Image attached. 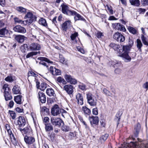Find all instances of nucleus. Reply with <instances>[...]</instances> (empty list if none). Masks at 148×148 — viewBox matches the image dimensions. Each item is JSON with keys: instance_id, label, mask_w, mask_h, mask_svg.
Instances as JSON below:
<instances>
[{"instance_id": "f257e3e1", "label": "nucleus", "mask_w": 148, "mask_h": 148, "mask_svg": "<svg viewBox=\"0 0 148 148\" xmlns=\"http://www.w3.org/2000/svg\"><path fill=\"white\" fill-rule=\"evenodd\" d=\"M130 48L128 45H123L122 49H119L120 55L119 56L123 58L125 62H130L131 60V58L128 54Z\"/></svg>"}, {"instance_id": "f03ea898", "label": "nucleus", "mask_w": 148, "mask_h": 148, "mask_svg": "<svg viewBox=\"0 0 148 148\" xmlns=\"http://www.w3.org/2000/svg\"><path fill=\"white\" fill-rule=\"evenodd\" d=\"M51 122L54 127H59L62 123L64 124L63 121L60 118L55 117H51Z\"/></svg>"}, {"instance_id": "7ed1b4c3", "label": "nucleus", "mask_w": 148, "mask_h": 148, "mask_svg": "<svg viewBox=\"0 0 148 148\" xmlns=\"http://www.w3.org/2000/svg\"><path fill=\"white\" fill-rule=\"evenodd\" d=\"M113 38L116 41L120 43L123 42L125 40V36L118 32H116L114 34Z\"/></svg>"}, {"instance_id": "20e7f679", "label": "nucleus", "mask_w": 148, "mask_h": 148, "mask_svg": "<svg viewBox=\"0 0 148 148\" xmlns=\"http://www.w3.org/2000/svg\"><path fill=\"white\" fill-rule=\"evenodd\" d=\"M62 10V13L64 14L68 15L71 16L73 11H71L69 10L68 6L65 3H63L61 5Z\"/></svg>"}, {"instance_id": "39448f33", "label": "nucleus", "mask_w": 148, "mask_h": 148, "mask_svg": "<svg viewBox=\"0 0 148 148\" xmlns=\"http://www.w3.org/2000/svg\"><path fill=\"white\" fill-rule=\"evenodd\" d=\"M38 59L41 60L39 63L40 64H42L47 67H48L49 64H52L53 63L52 61L45 57H40L38 58Z\"/></svg>"}, {"instance_id": "423d86ee", "label": "nucleus", "mask_w": 148, "mask_h": 148, "mask_svg": "<svg viewBox=\"0 0 148 148\" xmlns=\"http://www.w3.org/2000/svg\"><path fill=\"white\" fill-rule=\"evenodd\" d=\"M24 141L27 145H30L35 141V139L34 137L26 135L24 137Z\"/></svg>"}, {"instance_id": "0eeeda50", "label": "nucleus", "mask_w": 148, "mask_h": 148, "mask_svg": "<svg viewBox=\"0 0 148 148\" xmlns=\"http://www.w3.org/2000/svg\"><path fill=\"white\" fill-rule=\"evenodd\" d=\"M60 108L58 105L55 104L51 109V113L53 116H56L60 114Z\"/></svg>"}, {"instance_id": "6e6552de", "label": "nucleus", "mask_w": 148, "mask_h": 148, "mask_svg": "<svg viewBox=\"0 0 148 148\" xmlns=\"http://www.w3.org/2000/svg\"><path fill=\"white\" fill-rule=\"evenodd\" d=\"M25 18H28L29 22L30 23H32L33 21H36V17L31 12H28L25 16Z\"/></svg>"}, {"instance_id": "1a4fd4ad", "label": "nucleus", "mask_w": 148, "mask_h": 148, "mask_svg": "<svg viewBox=\"0 0 148 148\" xmlns=\"http://www.w3.org/2000/svg\"><path fill=\"white\" fill-rule=\"evenodd\" d=\"M17 123L16 125H18L19 127H23L25 125L26 121L24 118L22 116H20L17 118Z\"/></svg>"}, {"instance_id": "9d476101", "label": "nucleus", "mask_w": 148, "mask_h": 148, "mask_svg": "<svg viewBox=\"0 0 148 148\" xmlns=\"http://www.w3.org/2000/svg\"><path fill=\"white\" fill-rule=\"evenodd\" d=\"M64 78L66 81L68 82L73 84H75L77 83V80L72 78V76L66 74L64 76Z\"/></svg>"}, {"instance_id": "9b49d317", "label": "nucleus", "mask_w": 148, "mask_h": 148, "mask_svg": "<svg viewBox=\"0 0 148 148\" xmlns=\"http://www.w3.org/2000/svg\"><path fill=\"white\" fill-rule=\"evenodd\" d=\"M13 30L15 32L25 33L26 32V29L20 25H16L13 27Z\"/></svg>"}, {"instance_id": "f8f14e48", "label": "nucleus", "mask_w": 148, "mask_h": 148, "mask_svg": "<svg viewBox=\"0 0 148 148\" xmlns=\"http://www.w3.org/2000/svg\"><path fill=\"white\" fill-rule=\"evenodd\" d=\"M29 48L32 51L39 50L41 49V46L39 44L33 43L29 45Z\"/></svg>"}, {"instance_id": "ddd939ff", "label": "nucleus", "mask_w": 148, "mask_h": 148, "mask_svg": "<svg viewBox=\"0 0 148 148\" xmlns=\"http://www.w3.org/2000/svg\"><path fill=\"white\" fill-rule=\"evenodd\" d=\"M71 15L75 16L74 18L75 21L77 20L85 21V19L82 16L74 11H73Z\"/></svg>"}, {"instance_id": "4468645a", "label": "nucleus", "mask_w": 148, "mask_h": 148, "mask_svg": "<svg viewBox=\"0 0 148 148\" xmlns=\"http://www.w3.org/2000/svg\"><path fill=\"white\" fill-rule=\"evenodd\" d=\"M63 89L69 95L71 94L73 92V87L71 85H67L64 86Z\"/></svg>"}, {"instance_id": "2eb2a0df", "label": "nucleus", "mask_w": 148, "mask_h": 148, "mask_svg": "<svg viewBox=\"0 0 148 148\" xmlns=\"http://www.w3.org/2000/svg\"><path fill=\"white\" fill-rule=\"evenodd\" d=\"M89 119L91 125H92L93 124L97 125L98 123L99 118L98 116H89Z\"/></svg>"}, {"instance_id": "dca6fc26", "label": "nucleus", "mask_w": 148, "mask_h": 148, "mask_svg": "<svg viewBox=\"0 0 148 148\" xmlns=\"http://www.w3.org/2000/svg\"><path fill=\"white\" fill-rule=\"evenodd\" d=\"M49 70L52 74L53 75H60L61 74L60 70L57 69L52 66L50 67Z\"/></svg>"}, {"instance_id": "f3484780", "label": "nucleus", "mask_w": 148, "mask_h": 148, "mask_svg": "<svg viewBox=\"0 0 148 148\" xmlns=\"http://www.w3.org/2000/svg\"><path fill=\"white\" fill-rule=\"evenodd\" d=\"M76 97L78 104L82 105L83 103V98L82 95L80 93H78L76 95Z\"/></svg>"}, {"instance_id": "a211bd4d", "label": "nucleus", "mask_w": 148, "mask_h": 148, "mask_svg": "<svg viewBox=\"0 0 148 148\" xmlns=\"http://www.w3.org/2000/svg\"><path fill=\"white\" fill-rule=\"evenodd\" d=\"M71 22L68 20L65 21L62 25V28L63 30L66 31L67 29L71 26Z\"/></svg>"}, {"instance_id": "6ab92c4d", "label": "nucleus", "mask_w": 148, "mask_h": 148, "mask_svg": "<svg viewBox=\"0 0 148 148\" xmlns=\"http://www.w3.org/2000/svg\"><path fill=\"white\" fill-rule=\"evenodd\" d=\"M38 94L40 101L42 103H45L46 101V98L45 94L42 92H39Z\"/></svg>"}, {"instance_id": "aec40b11", "label": "nucleus", "mask_w": 148, "mask_h": 148, "mask_svg": "<svg viewBox=\"0 0 148 148\" xmlns=\"http://www.w3.org/2000/svg\"><path fill=\"white\" fill-rule=\"evenodd\" d=\"M25 38L26 37L24 36L18 35L15 36L14 38L18 42L22 43L24 41Z\"/></svg>"}, {"instance_id": "412c9836", "label": "nucleus", "mask_w": 148, "mask_h": 148, "mask_svg": "<svg viewBox=\"0 0 148 148\" xmlns=\"http://www.w3.org/2000/svg\"><path fill=\"white\" fill-rule=\"evenodd\" d=\"M82 111L84 113L85 115L86 116H89L91 114V111L86 106H83L82 107Z\"/></svg>"}, {"instance_id": "4be33fe9", "label": "nucleus", "mask_w": 148, "mask_h": 148, "mask_svg": "<svg viewBox=\"0 0 148 148\" xmlns=\"http://www.w3.org/2000/svg\"><path fill=\"white\" fill-rule=\"evenodd\" d=\"M3 93H11V89L9 87V85L7 84H5L3 87Z\"/></svg>"}, {"instance_id": "5701e85b", "label": "nucleus", "mask_w": 148, "mask_h": 148, "mask_svg": "<svg viewBox=\"0 0 148 148\" xmlns=\"http://www.w3.org/2000/svg\"><path fill=\"white\" fill-rule=\"evenodd\" d=\"M15 10L18 12L23 14H25L27 10V9L22 6L16 7L15 8Z\"/></svg>"}, {"instance_id": "b1692460", "label": "nucleus", "mask_w": 148, "mask_h": 148, "mask_svg": "<svg viewBox=\"0 0 148 148\" xmlns=\"http://www.w3.org/2000/svg\"><path fill=\"white\" fill-rule=\"evenodd\" d=\"M12 90L14 94H17L20 93L21 89L17 85H15L13 87Z\"/></svg>"}, {"instance_id": "393cba45", "label": "nucleus", "mask_w": 148, "mask_h": 148, "mask_svg": "<svg viewBox=\"0 0 148 148\" xmlns=\"http://www.w3.org/2000/svg\"><path fill=\"white\" fill-rule=\"evenodd\" d=\"M8 30L6 28H4L0 29V36L3 37L8 35Z\"/></svg>"}, {"instance_id": "a878e982", "label": "nucleus", "mask_w": 148, "mask_h": 148, "mask_svg": "<svg viewBox=\"0 0 148 148\" xmlns=\"http://www.w3.org/2000/svg\"><path fill=\"white\" fill-rule=\"evenodd\" d=\"M5 126L7 130V132L10 135L11 138H12V137L13 139L16 141V140L14 136V135L12 134V131L10 130V125L8 124H6L5 125Z\"/></svg>"}, {"instance_id": "bb28decb", "label": "nucleus", "mask_w": 148, "mask_h": 148, "mask_svg": "<svg viewBox=\"0 0 148 148\" xmlns=\"http://www.w3.org/2000/svg\"><path fill=\"white\" fill-rule=\"evenodd\" d=\"M46 93L49 96H54L55 95L53 90L51 88H47L46 91Z\"/></svg>"}, {"instance_id": "cd10ccee", "label": "nucleus", "mask_w": 148, "mask_h": 148, "mask_svg": "<svg viewBox=\"0 0 148 148\" xmlns=\"http://www.w3.org/2000/svg\"><path fill=\"white\" fill-rule=\"evenodd\" d=\"M45 129L46 132H50L53 130V127L51 123L45 124Z\"/></svg>"}, {"instance_id": "c85d7f7f", "label": "nucleus", "mask_w": 148, "mask_h": 148, "mask_svg": "<svg viewBox=\"0 0 148 148\" xmlns=\"http://www.w3.org/2000/svg\"><path fill=\"white\" fill-rule=\"evenodd\" d=\"M22 96L20 95H18L14 97V101L17 104H21L22 103Z\"/></svg>"}, {"instance_id": "c756f323", "label": "nucleus", "mask_w": 148, "mask_h": 148, "mask_svg": "<svg viewBox=\"0 0 148 148\" xmlns=\"http://www.w3.org/2000/svg\"><path fill=\"white\" fill-rule=\"evenodd\" d=\"M130 1L132 5L135 6H138L140 4L139 0H130Z\"/></svg>"}, {"instance_id": "7c9ffc66", "label": "nucleus", "mask_w": 148, "mask_h": 148, "mask_svg": "<svg viewBox=\"0 0 148 148\" xmlns=\"http://www.w3.org/2000/svg\"><path fill=\"white\" fill-rule=\"evenodd\" d=\"M88 102V103L91 106H96L97 103V100L95 99H94L91 100L89 101Z\"/></svg>"}, {"instance_id": "2f4dec72", "label": "nucleus", "mask_w": 148, "mask_h": 148, "mask_svg": "<svg viewBox=\"0 0 148 148\" xmlns=\"http://www.w3.org/2000/svg\"><path fill=\"white\" fill-rule=\"evenodd\" d=\"M39 23L47 27L48 26L46 20L43 18H41L40 19L39 21Z\"/></svg>"}, {"instance_id": "473e14b6", "label": "nucleus", "mask_w": 148, "mask_h": 148, "mask_svg": "<svg viewBox=\"0 0 148 148\" xmlns=\"http://www.w3.org/2000/svg\"><path fill=\"white\" fill-rule=\"evenodd\" d=\"M109 46L114 50H118L120 47V45L119 44H116L113 43H110Z\"/></svg>"}, {"instance_id": "72a5a7b5", "label": "nucleus", "mask_w": 148, "mask_h": 148, "mask_svg": "<svg viewBox=\"0 0 148 148\" xmlns=\"http://www.w3.org/2000/svg\"><path fill=\"white\" fill-rule=\"evenodd\" d=\"M86 95L87 101L95 98L94 97V96L89 92H88L86 93Z\"/></svg>"}, {"instance_id": "f704fd0d", "label": "nucleus", "mask_w": 148, "mask_h": 148, "mask_svg": "<svg viewBox=\"0 0 148 148\" xmlns=\"http://www.w3.org/2000/svg\"><path fill=\"white\" fill-rule=\"evenodd\" d=\"M4 96L6 101L10 100L12 99V97L11 95V93L4 94Z\"/></svg>"}, {"instance_id": "c9c22d12", "label": "nucleus", "mask_w": 148, "mask_h": 148, "mask_svg": "<svg viewBox=\"0 0 148 148\" xmlns=\"http://www.w3.org/2000/svg\"><path fill=\"white\" fill-rule=\"evenodd\" d=\"M121 114H122L120 112H118L115 116L114 120L117 122V125L119 124Z\"/></svg>"}, {"instance_id": "e433bc0d", "label": "nucleus", "mask_w": 148, "mask_h": 148, "mask_svg": "<svg viewBox=\"0 0 148 148\" xmlns=\"http://www.w3.org/2000/svg\"><path fill=\"white\" fill-rule=\"evenodd\" d=\"M140 129V125L139 123H138L135 127L134 130L136 131V133L135 135L137 136V135L138 134L139 131Z\"/></svg>"}, {"instance_id": "4c0bfd02", "label": "nucleus", "mask_w": 148, "mask_h": 148, "mask_svg": "<svg viewBox=\"0 0 148 148\" xmlns=\"http://www.w3.org/2000/svg\"><path fill=\"white\" fill-rule=\"evenodd\" d=\"M39 53H40V52L39 51L38 52ZM38 52H37L32 51L28 53L26 55V57L27 58H29L30 57H33L34 55H37Z\"/></svg>"}, {"instance_id": "58836bf2", "label": "nucleus", "mask_w": 148, "mask_h": 148, "mask_svg": "<svg viewBox=\"0 0 148 148\" xmlns=\"http://www.w3.org/2000/svg\"><path fill=\"white\" fill-rule=\"evenodd\" d=\"M136 46L137 48L139 50L141 51V48L143 46V44L140 40L139 39H137L136 40Z\"/></svg>"}, {"instance_id": "ea45409f", "label": "nucleus", "mask_w": 148, "mask_h": 148, "mask_svg": "<svg viewBox=\"0 0 148 148\" xmlns=\"http://www.w3.org/2000/svg\"><path fill=\"white\" fill-rule=\"evenodd\" d=\"M127 29L129 32L132 34H134L136 33L137 30L134 27L129 26L128 27Z\"/></svg>"}, {"instance_id": "a19ab883", "label": "nucleus", "mask_w": 148, "mask_h": 148, "mask_svg": "<svg viewBox=\"0 0 148 148\" xmlns=\"http://www.w3.org/2000/svg\"><path fill=\"white\" fill-rule=\"evenodd\" d=\"M57 81L59 82L62 83L63 84H66V82L63 78L59 76L57 78Z\"/></svg>"}, {"instance_id": "79ce46f5", "label": "nucleus", "mask_w": 148, "mask_h": 148, "mask_svg": "<svg viewBox=\"0 0 148 148\" xmlns=\"http://www.w3.org/2000/svg\"><path fill=\"white\" fill-rule=\"evenodd\" d=\"M141 38L143 43L145 45L148 46V42L147 41V38L146 37L144 36L142 34Z\"/></svg>"}, {"instance_id": "37998d69", "label": "nucleus", "mask_w": 148, "mask_h": 148, "mask_svg": "<svg viewBox=\"0 0 148 148\" xmlns=\"http://www.w3.org/2000/svg\"><path fill=\"white\" fill-rule=\"evenodd\" d=\"M76 136V133L75 132H70L69 133V138L71 140Z\"/></svg>"}, {"instance_id": "c03bdc74", "label": "nucleus", "mask_w": 148, "mask_h": 148, "mask_svg": "<svg viewBox=\"0 0 148 148\" xmlns=\"http://www.w3.org/2000/svg\"><path fill=\"white\" fill-rule=\"evenodd\" d=\"M47 84L46 83H42L41 84L39 88L42 91H44L47 87Z\"/></svg>"}, {"instance_id": "a18cd8bd", "label": "nucleus", "mask_w": 148, "mask_h": 148, "mask_svg": "<svg viewBox=\"0 0 148 148\" xmlns=\"http://www.w3.org/2000/svg\"><path fill=\"white\" fill-rule=\"evenodd\" d=\"M28 45L27 44H25L21 46V50L23 52H25L26 50L27 49Z\"/></svg>"}, {"instance_id": "49530a36", "label": "nucleus", "mask_w": 148, "mask_h": 148, "mask_svg": "<svg viewBox=\"0 0 148 148\" xmlns=\"http://www.w3.org/2000/svg\"><path fill=\"white\" fill-rule=\"evenodd\" d=\"M9 112L13 119H15L16 117V114L13 111L9 110Z\"/></svg>"}, {"instance_id": "de8ad7c7", "label": "nucleus", "mask_w": 148, "mask_h": 148, "mask_svg": "<svg viewBox=\"0 0 148 148\" xmlns=\"http://www.w3.org/2000/svg\"><path fill=\"white\" fill-rule=\"evenodd\" d=\"M62 131L65 132H67L70 130V128L69 127L66 126L64 125L62 126Z\"/></svg>"}, {"instance_id": "09e8293b", "label": "nucleus", "mask_w": 148, "mask_h": 148, "mask_svg": "<svg viewBox=\"0 0 148 148\" xmlns=\"http://www.w3.org/2000/svg\"><path fill=\"white\" fill-rule=\"evenodd\" d=\"M19 130L22 133H24V134H26L28 132L29 129L28 127H26L23 129L19 128Z\"/></svg>"}, {"instance_id": "8fccbe9b", "label": "nucleus", "mask_w": 148, "mask_h": 148, "mask_svg": "<svg viewBox=\"0 0 148 148\" xmlns=\"http://www.w3.org/2000/svg\"><path fill=\"white\" fill-rule=\"evenodd\" d=\"M108 136V134H106L100 137V139L101 140H103L104 141H105L107 139Z\"/></svg>"}, {"instance_id": "3c124183", "label": "nucleus", "mask_w": 148, "mask_h": 148, "mask_svg": "<svg viewBox=\"0 0 148 148\" xmlns=\"http://www.w3.org/2000/svg\"><path fill=\"white\" fill-rule=\"evenodd\" d=\"M77 35L78 33L77 32H75L74 34H72L70 37L71 39L72 40H75Z\"/></svg>"}, {"instance_id": "603ef678", "label": "nucleus", "mask_w": 148, "mask_h": 148, "mask_svg": "<svg viewBox=\"0 0 148 148\" xmlns=\"http://www.w3.org/2000/svg\"><path fill=\"white\" fill-rule=\"evenodd\" d=\"M5 81L9 82H11L13 81L12 77L11 76H8L5 78Z\"/></svg>"}, {"instance_id": "864d4df0", "label": "nucleus", "mask_w": 148, "mask_h": 148, "mask_svg": "<svg viewBox=\"0 0 148 148\" xmlns=\"http://www.w3.org/2000/svg\"><path fill=\"white\" fill-rule=\"evenodd\" d=\"M106 7L107 8L108 10L109 11L110 13L111 14H112L113 13V11L112 9V7L108 5H106Z\"/></svg>"}, {"instance_id": "5fc2aeb1", "label": "nucleus", "mask_w": 148, "mask_h": 148, "mask_svg": "<svg viewBox=\"0 0 148 148\" xmlns=\"http://www.w3.org/2000/svg\"><path fill=\"white\" fill-rule=\"evenodd\" d=\"M103 92L106 95L109 96H111V93L106 88L104 89L103 90Z\"/></svg>"}, {"instance_id": "6e6d98bb", "label": "nucleus", "mask_w": 148, "mask_h": 148, "mask_svg": "<svg viewBox=\"0 0 148 148\" xmlns=\"http://www.w3.org/2000/svg\"><path fill=\"white\" fill-rule=\"evenodd\" d=\"M79 88L82 90H86V86L83 84H81L79 86Z\"/></svg>"}, {"instance_id": "4d7b16f0", "label": "nucleus", "mask_w": 148, "mask_h": 148, "mask_svg": "<svg viewBox=\"0 0 148 148\" xmlns=\"http://www.w3.org/2000/svg\"><path fill=\"white\" fill-rule=\"evenodd\" d=\"M49 119L48 117H45L43 119V122L45 125V124H49Z\"/></svg>"}, {"instance_id": "13d9d810", "label": "nucleus", "mask_w": 148, "mask_h": 148, "mask_svg": "<svg viewBox=\"0 0 148 148\" xmlns=\"http://www.w3.org/2000/svg\"><path fill=\"white\" fill-rule=\"evenodd\" d=\"M67 113L66 111L63 109H61L60 108V114L61 113L62 116L64 117V114H65Z\"/></svg>"}, {"instance_id": "bf43d9fd", "label": "nucleus", "mask_w": 148, "mask_h": 148, "mask_svg": "<svg viewBox=\"0 0 148 148\" xmlns=\"http://www.w3.org/2000/svg\"><path fill=\"white\" fill-rule=\"evenodd\" d=\"M28 76L29 77V76H34L36 77V73H34L33 72L31 71H29L28 73Z\"/></svg>"}, {"instance_id": "052dcab7", "label": "nucleus", "mask_w": 148, "mask_h": 148, "mask_svg": "<svg viewBox=\"0 0 148 148\" xmlns=\"http://www.w3.org/2000/svg\"><path fill=\"white\" fill-rule=\"evenodd\" d=\"M92 113L94 115H97L98 114V110L97 108L92 109Z\"/></svg>"}, {"instance_id": "680f3d73", "label": "nucleus", "mask_w": 148, "mask_h": 148, "mask_svg": "<svg viewBox=\"0 0 148 148\" xmlns=\"http://www.w3.org/2000/svg\"><path fill=\"white\" fill-rule=\"evenodd\" d=\"M6 0H0V5L4 7L5 5Z\"/></svg>"}, {"instance_id": "e2e57ef3", "label": "nucleus", "mask_w": 148, "mask_h": 148, "mask_svg": "<svg viewBox=\"0 0 148 148\" xmlns=\"http://www.w3.org/2000/svg\"><path fill=\"white\" fill-rule=\"evenodd\" d=\"M14 20L15 23L21 24L22 22L21 20L20 19L17 17L14 18Z\"/></svg>"}, {"instance_id": "0e129e2a", "label": "nucleus", "mask_w": 148, "mask_h": 148, "mask_svg": "<svg viewBox=\"0 0 148 148\" xmlns=\"http://www.w3.org/2000/svg\"><path fill=\"white\" fill-rule=\"evenodd\" d=\"M29 20L28 19L23 21H22V22H21V24H23L25 25H26L27 24H31L32 23H29Z\"/></svg>"}, {"instance_id": "69168bd1", "label": "nucleus", "mask_w": 148, "mask_h": 148, "mask_svg": "<svg viewBox=\"0 0 148 148\" xmlns=\"http://www.w3.org/2000/svg\"><path fill=\"white\" fill-rule=\"evenodd\" d=\"M115 26L114 28L116 30H119V26H120V23H115L114 24Z\"/></svg>"}, {"instance_id": "338daca9", "label": "nucleus", "mask_w": 148, "mask_h": 148, "mask_svg": "<svg viewBox=\"0 0 148 148\" xmlns=\"http://www.w3.org/2000/svg\"><path fill=\"white\" fill-rule=\"evenodd\" d=\"M35 81L36 82V86L37 88H39L40 87V82L37 79H35Z\"/></svg>"}, {"instance_id": "774afa93", "label": "nucleus", "mask_w": 148, "mask_h": 148, "mask_svg": "<svg viewBox=\"0 0 148 148\" xmlns=\"http://www.w3.org/2000/svg\"><path fill=\"white\" fill-rule=\"evenodd\" d=\"M133 43L134 42L131 39H129L128 42L129 45L128 46L131 48L132 47V46L133 45Z\"/></svg>"}]
</instances>
